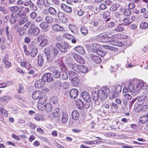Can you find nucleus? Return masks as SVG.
Returning <instances> with one entry per match:
<instances>
[{"mask_svg":"<svg viewBox=\"0 0 148 148\" xmlns=\"http://www.w3.org/2000/svg\"><path fill=\"white\" fill-rule=\"evenodd\" d=\"M119 5L118 4H114L112 5L110 8V10L112 11H114L119 8Z\"/></svg>","mask_w":148,"mask_h":148,"instance_id":"55","label":"nucleus"},{"mask_svg":"<svg viewBox=\"0 0 148 148\" xmlns=\"http://www.w3.org/2000/svg\"><path fill=\"white\" fill-rule=\"evenodd\" d=\"M61 7L63 10L66 12L70 13L72 12V8L65 4H61Z\"/></svg>","mask_w":148,"mask_h":148,"instance_id":"29","label":"nucleus"},{"mask_svg":"<svg viewBox=\"0 0 148 148\" xmlns=\"http://www.w3.org/2000/svg\"><path fill=\"white\" fill-rule=\"evenodd\" d=\"M11 99V97L8 96H3L0 98V101L4 103H7V102Z\"/></svg>","mask_w":148,"mask_h":148,"instance_id":"41","label":"nucleus"},{"mask_svg":"<svg viewBox=\"0 0 148 148\" xmlns=\"http://www.w3.org/2000/svg\"><path fill=\"white\" fill-rule=\"evenodd\" d=\"M45 20L48 23L50 24L53 21V18L51 16H48L45 18Z\"/></svg>","mask_w":148,"mask_h":148,"instance_id":"46","label":"nucleus"},{"mask_svg":"<svg viewBox=\"0 0 148 148\" xmlns=\"http://www.w3.org/2000/svg\"><path fill=\"white\" fill-rule=\"evenodd\" d=\"M70 80L73 82V84H75L76 86L78 85V75L72 71H70L69 73Z\"/></svg>","mask_w":148,"mask_h":148,"instance_id":"4","label":"nucleus"},{"mask_svg":"<svg viewBox=\"0 0 148 148\" xmlns=\"http://www.w3.org/2000/svg\"><path fill=\"white\" fill-rule=\"evenodd\" d=\"M48 24L45 22H43L40 25V27L43 29H45L48 27Z\"/></svg>","mask_w":148,"mask_h":148,"instance_id":"52","label":"nucleus"},{"mask_svg":"<svg viewBox=\"0 0 148 148\" xmlns=\"http://www.w3.org/2000/svg\"><path fill=\"white\" fill-rule=\"evenodd\" d=\"M45 84V82L42 79L36 80L35 83L34 85L36 88H39L43 87Z\"/></svg>","mask_w":148,"mask_h":148,"instance_id":"22","label":"nucleus"},{"mask_svg":"<svg viewBox=\"0 0 148 148\" xmlns=\"http://www.w3.org/2000/svg\"><path fill=\"white\" fill-rule=\"evenodd\" d=\"M42 92L41 91L39 90H37L34 92L32 95V98L34 99H37L39 98L41 95Z\"/></svg>","mask_w":148,"mask_h":148,"instance_id":"33","label":"nucleus"},{"mask_svg":"<svg viewBox=\"0 0 148 148\" xmlns=\"http://www.w3.org/2000/svg\"><path fill=\"white\" fill-rule=\"evenodd\" d=\"M118 107V105L116 103H112V104H111L110 105V108L112 109L113 108L114 109L116 110L117 109Z\"/></svg>","mask_w":148,"mask_h":148,"instance_id":"60","label":"nucleus"},{"mask_svg":"<svg viewBox=\"0 0 148 148\" xmlns=\"http://www.w3.org/2000/svg\"><path fill=\"white\" fill-rule=\"evenodd\" d=\"M47 36L45 34H42L39 36L37 38V41L38 42H40L41 41H42L47 39Z\"/></svg>","mask_w":148,"mask_h":148,"instance_id":"44","label":"nucleus"},{"mask_svg":"<svg viewBox=\"0 0 148 148\" xmlns=\"http://www.w3.org/2000/svg\"><path fill=\"white\" fill-rule=\"evenodd\" d=\"M146 99V97L145 96H143L140 97H138L137 98H136L134 99H133L131 101L130 104L131 106L132 105L133 103L137 99L138 102L137 104H136L135 106L137 105V106H142V104H143L144 102L145 99Z\"/></svg>","mask_w":148,"mask_h":148,"instance_id":"13","label":"nucleus"},{"mask_svg":"<svg viewBox=\"0 0 148 148\" xmlns=\"http://www.w3.org/2000/svg\"><path fill=\"white\" fill-rule=\"evenodd\" d=\"M29 7L33 11H36L37 10V8L36 6L31 1H30Z\"/></svg>","mask_w":148,"mask_h":148,"instance_id":"53","label":"nucleus"},{"mask_svg":"<svg viewBox=\"0 0 148 148\" xmlns=\"http://www.w3.org/2000/svg\"><path fill=\"white\" fill-rule=\"evenodd\" d=\"M112 104V101L110 100H107L103 102L102 107L103 108L106 109H110V105Z\"/></svg>","mask_w":148,"mask_h":148,"instance_id":"31","label":"nucleus"},{"mask_svg":"<svg viewBox=\"0 0 148 148\" xmlns=\"http://www.w3.org/2000/svg\"><path fill=\"white\" fill-rule=\"evenodd\" d=\"M44 53L46 57L47 60L49 62L51 61V59L50 58L51 56V54L50 53V49L49 47H47L45 49Z\"/></svg>","mask_w":148,"mask_h":148,"instance_id":"21","label":"nucleus"},{"mask_svg":"<svg viewBox=\"0 0 148 148\" xmlns=\"http://www.w3.org/2000/svg\"><path fill=\"white\" fill-rule=\"evenodd\" d=\"M34 26V23L33 22L29 21L25 23L23 27L26 30L28 28L29 29L33 28Z\"/></svg>","mask_w":148,"mask_h":148,"instance_id":"26","label":"nucleus"},{"mask_svg":"<svg viewBox=\"0 0 148 148\" xmlns=\"http://www.w3.org/2000/svg\"><path fill=\"white\" fill-rule=\"evenodd\" d=\"M5 31L8 39L10 41L12 40V36L14 35V32L12 29H9L8 26L5 27Z\"/></svg>","mask_w":148,"mask_h":148,"instance_id":"12","label":"nucleus"},{"mask_svg":"<svg viewBox=\"0 0 148 148\" xmlns=\"http://www.w3.org/2000/svg\"><path fill=\"white\" fill-rule=\"evenodd\" d=\"M50 46L51 51V56L50 58L52 61L56 57L58 54L59 51L54 45H51Z\"/></svg>","mask_w":148,"mask_h":148,"instance_id":"5","label":"nucleus"},{"mask_svg":"<svg viewBox=\"0 0 148 148\" xmlns=\"http://www.w3.org/2000/svg\"><path fill=\"white\" fill-rule=\"evenodd\" d=\"M68 44L67 43L61 44L60 43L56 44V46L59 50L62 53H65L67 51Z\"/></svg>","mask_w":148,"mask_h":148,"instance_id":"10","label":"nucleus"},{"mask_svg":"<svg viewBox=\"0 0 148 148\" xmlns=\"http://www.w3.org/2000/svg\"><path fill=\"white\" fill-rule=\"evenodd\" d=\"M124 29L123 24H121L117 26L115 29V31L117 32H121L123 31Z\"/></svg>","mask_w":148,"mask_h":148,"instance_id":"45","label":"nucleus"},{"mask_svg":"<svg viewBox=\"0 0 148 148\" xmlns=\"http://www.w3.org/2000/svg\"><path fill=\"white\" fill-rule=\"evenodd\" d=\"M48 11L51 14L55 15L56 14L57 12L56 10L53 8L50 7L48 8Z\"/></svg>","mask_w":148,"mask_h":148,"instance_id":"48","label":"nucleus"},{"mask_svg":"<svg viewBox=\"0 0 148 148\" xmlns=\"http://www.w3.org/2000/svg\"><path fill=\"white\" fill-rule=\"evenodd\" d=\"M123 22L125 25H129L132 22L130 21V18L128 17L124 18L123 20Z\"/></svg>","mask_w":148,"mask_h":148,"instance_id":"54","label":"nucleus"},{"mask_svg":"<svg viewBox=\"0 0 148 148\" xmlns=\"http://www.w3.org/2000/svg\"><path fill=\"white\" fill-rule=\"evenodd\" d=\"M135 4L134 2H131L129 3L128 7L129 9H133L135 7Z\"/></svg>","mask_w":148,"mask_h":148,"instance_id":"58","label":"nucleus"},{"mask_svg":"<svg viewBox=\"0 0 148 148\" xmlns=\"http://www.w3.org/2000/svg\"><path fill=\"white\" fill-rule=\"evenodd\" d=\"M122 89V86L119 85H115L112 89V92H113L112 96L110 97V99H112L113 97H115L116 96L117 94L121 92Z\"/></svg>","mask_w":148,"mask_h":148,"instance_id":"7","label":"nucleus"},{"mask_svg":"<svg viewBox=\"0 0 148 148\" xmlns=\"http://www.w3.org/2000/svg\"><path fill=\"white\" fill-rule=\"evenodd\" d=\"M78 92L75 89H71L70 92V97L73 99H75L78 96Z\"/></svg>","mask_w":148,"mask_h":148,"instance_id":"27","label":"nucleus"},{"mask_svg":"<svg viewBox=\"0 0 148 148\" xmlns=\"http://www.w3.org/2000/svg\"><path fill=\"white\" fill-rule=\"evenodd\" d=\"M136 83V81L134 79L130 80L129 81L128 86V88L129 91L132 93L135 94V84Z\"/></svg>","mask_w":148,"mask_h":148,"instance_id":"8","label":"nucleus"},{"mask_svg":"<svg viewBox=\"0 0 148 148\" xmlns=\"http://www.w3.org/2000/svg\"><path fill=\"white\" fill-rule=\"evenodd\" d=\"M108 36L106 34H102L99 36L98 39L99 41L103 42H107Z\"/></svg>","mask_w":148,"mask_h":148,"instance_id":"35","label":"nucleus"},{"mask_svg":"<svg viewBox=\"0 0 148 148\" xmlns=\"http://www.w3.org/2000/svg\"><path fill=\"white\" fill-rule=\"evenodd\" d=\"M39 32V29L38 27H35L34 26L33 28L28 29V33L29 34L35 36L38 34Z\"/></svg>","mask_w":148,"mask_h":148,"instance_id":"17","label":"nucleus"},{"mask_svg":"<svg viewBox=\"0 0 148 148\" xmlns=\"http://www.w3.org/2000/svg\"><path fill=\"white\" fill-rule=\"evenodd\" d=\"M110 92L109 88L104 87L98 90L99 99L101 101H104L107 98Z\"/></svg>","mask_w":148,"mask_h":148,"instance_id":"1","label":"nucleus"},{"mask_svg":"<svg viewBox=\"0 0 148 148\" xmlns=\"http://www.w3.org/2000/svg\"><path fill=\"white\" fill-rule=\"evenodd\" d=\"M37 14L36 13L34 12H33L30 14V16L32 19H34L36 18L37 16Z\"/></svg>","mask_w":148,"mask_h":148,"instance_id":"63","label":"nucleus"},{"mask_svg":"<svg viewBox=\"0 0 148 148\" xmlns=\"http://www.w3.org/2000/svg\"><path fill=\"white\" fill-rule=\"evenodd\" d=\"M4 63L5 66L7 68H9L11 66V63L9 62L8 60H5V61H3Z\"/></svg>","mask_w":148,"mask_h":148,"instance_id":"62","label":"nucleus"},{"mask_svg":"<svg viewBox=\"0 0 148 148\" xmlns=\"http://www.w3.org/2000/svg\"><path fill=\"white\" fill-rule=\"evenodd\" d=\"M76 105L77 108L80 109H82L84 108V104L81 99H77L76 102Z\"/></svg>","mask_w":148,"mask_h":148,"instance_id":"32","label":"nucleus"},{"mask_svg":"<svg viewBox=\"0 0 148 148\" xmlns=\"http://www.w3.org/2000/svg\"><path fill=\"white\" fill-rule=\"evenodd\" d=\"M42 79L44 81L47 82H50L53 80L51 73H48L45 74L42 77Z\"/></svg>","mask_w":148,"mask_h":148,"instance_id":"16","label":"nucleus"},{"mask_svg":"<svg viewBox=\"0 0 148 148\" xmlns=\"http://www.w3.org/2000/svg\"><path fill=\"white\" fill-rule=\"evenodd\" d=\"M135 106L134 108L137 109V111L141 113H145L148 112V105H144L143 106Z\"/></svg>","mask_w":148,"mask_h":148,"instance_id":"9","label":"nucleus"},{"mask_svg":"<svg viewBox=\"0 0 148 148\" xmlns=\"http://www.w3.org/2000/svg\"><path fill=\"white\" fill-rule=\"evenodd\" d=\"M68 115L66 112H62V115L60 117V119H61L62 123L66 124L68 122Z\"/></svg>","mask_w":148,"mask_h":148,"instance_id":"19","label":"nucleus"},{"mask_svg":"<svg viewBox=\"0 0 148 148\" xmlns=\"http://www.w3.org/2000/svg\"><path fill=\"white\" fill-rule=\"evenodd\" d=\"M38 52L37 48L33 45H30L29 47L28 51L26 52V55H29L33 57H34L36 55Z\"/></svg>","mask_w":148,"mask_h":148,"instance_id":"3","label":"nucleus"},{"mask_svg":"<svg viewBox=\"0 0 148 148\" xmlns=\"http://www.w3.org/2000/svg\"><path fill=\"white\" fill-rule=\"evenodd\" d=\"M79 66L76 64H73L72 65V68L73 70L78 72Z\"/></svg>","mask_w":148,"mask_h":148,"instance_id":"56","label":"nucleus"},{"mask_svg":"<svg viewBox=\"0 0 148 148\" xmlns=\"http://www.w3.org/2000/svg\"><path fill=\"white\" fill-rule=\"evenodd\" d=\"M52 109V105L50 103H47L43 105H40L38 109L41 111L45 110L47 112H49Z\"/></svg>","mask_w":148,"mask_h":148,"instance_id":"11","label":"nucleus"},{"mask_svg":"<svg viewBox=\"0 0 148 148\" xmlns=\"http://www.w3.org/2000/svg\"><path fill=\"white\" fill-rule=\"evenodd\" d=\"M72 116L73 119L74 120H77L79 117V114L78 111L74 110L72 113Z\"/></svg>","mask_w":148,"mask_h":148,"instance_id":"36","label":"nucleus"},{"mask_svg":"<svg viewBox=\"0 0 148 148\" xmlns=\"http://www.w3.org/2000/svg\"><path fill=\"white\" fill-rule=\"evenodd\" d=\"M88 71L87 68L83 65H79L78 70V72L83 73H86Z\"/></svg>","mask_w":148,"mask_h":148,"instance_id":"42","label":"nucleus"},{"mask_svg":"<svg viewBox=\"0 0 148 148\" xmlns=\"http://www.w3.org/2000/svg\"><path fill=\"white\" fill-rule=\"evenodd\" d=\"M23 8V6H21L19 7L17 6H14L9 7V9L12 12V14H14L13 13H14L19 11L18 13H19V14H20Z\"/></svg>","mask_w":148,"mask_h":148,"instance_id":"14","label":"nucleus"},{"mask_svg":"<svg viewBox=\"0 0 148 148\" xmlns=\"http://www.w3.org/2000/svg\"><path fill=\"white\" fill-rule=\"evenodd\" d=\"M80 31L82 34L84 36L86 35L88 33V29L87 28L84 26L81 27Z\"/></svg>","mask_w":148,"mask_h":148,"instance_id":"51","label":"nucleus"},{"mask_svg":"<svg viewBox=\"0 0 148 148\" xmlns=\"http://www.w3.org/2000/svg\"><path fill=\"white\" fill-rule=\"evenodd\" d=\"M23 13L19 14V13L14 14H12L11 15V18L10 20V22L13 24L17 21H19V18H20L21 15H23Z\"/></svg>","mask_w":148,"mask_h":148,"instance_id":"6","label":"nucleus"},{"mask_svg":"<svg viewBox=\"0 0 148 148\" xmlns=\"http://www.w3.org/2000/svg\"><path fill=\"white\" fill-rule=\"evenodd\" d=\"M44 62V59L41 55H38V57L37 63L39 66H42Z\"/></svg>","mask_w":148,"mask_h":148,"instance_id":"38","label":"nucleus"},{"mask_svg":"<svg viewBox=\"0 0 148 148\" xmlns=\"http://www.w3.org/2000/svg\"><path fill=\"white\" fill-rule=\"evenodd\" d=\"M17 32L21 36L23 35L26 32V30L24 29L23 27H20L18 28L17 29Z\"/></svg>","mask_w":148,"mask_h":148,"instance_id":"47","label":"nucleus"},{"mask_svg":"<svg viewBox=\"0 0 148 148\" xmlns=\"http://www.w3.org/2000/svg\"><path fill=\"white\" fill-rule=\"evenodd\" d=\"M148 26L147 23L142 22L140 25V27L143 29H145Z\"/></svg>","mask_w":148,"mask_h":148,"instance_id":"59","label":"nucleus"},{"mask_svg":"<svg viewBox=\"0 0 148 148\" xmlns=\"http://www.w3.org/2000/svg\"><path fill=\"white\" fill-rule=\"evenodd\" d=\"M52 28L53 30L57 32H62L64 30L63 27L58 24L53 25L52 26Z\"/></svg>","mask_w":148,"mask_h":148,"instance_id":"24","label":"nucleus"},{"mask_svg":"<svg viewBox=\"0 0 148 148\" xmlns=\"http://www.w3.org/2000/svg\"><path fill=\"white\" fill-rule=\"evenodd\" d=\"M48 40L47 39L42 41L40 43V45L42 47H44L47 45Z\"/></svg>","mask_w":148,"mask_h":148,"instance_id":"64","label":"nucleus"},{"mask_svg":"<svg viewBox=\"0 0 148 148\" xmlns=\"http://www.w3.org/2000/svg\"><path fill=\"white\" fill-rule=\"evenodd\" d=\"M69 27L70 31L74 34H76L77 29L76 27L72 25H69Z\"/></svg>","mask_w":148,"mask_h":148,"instance_id":"49","label":"nucleus"},{"mask_svg":"<svg viewBox=\"0 0 148 148\" xmlns=\"http://www.w3.org/2000/svg\"><path fill=\"white\" fill-rule=\"evenodd\" d=\"M60 114V110L58 108H56L53 111L52 116L54 117H57Z\"/></svg>","mask_w":148,"mask_h":148,"instance_id":"50","label":"nucleus"},{"mask_svg":"<svg viewBox=\"0 0 148 148\" xmlns=\"http://www.w3.org/2000/svg\"><path fill=\"white\" fill-rule=\"evenodd\" d=\"M72 56L77 62L82 64L84 63V60L81 56L75 53H73L72 54Z\"/></svg>","mask_w":148,"mask_h":148,"instance_id":"15","label":"nucleus"},{"mask_svg":"<svg viewBox=\"0 0 148 148\" xmlns=\"http://www.w3.org/2000/svg\"><path fill=\"white\" fill-rule=\"evenodd\" d=\"M90 56L92 60L96 63H99L101 62V58L94 54H91Z\"/></svg>","mask_w":148,"mask_h":148,"instance_id":"23","label":"nucleus"},{"mask_svg":"<svg viewBox=\"0 0 148 148\" xmlns=\"http://www.w3.org/2000/svg\"><path fill=\"white\" fill-rule=\"evenodd\" d=\"M34 119L36 121H43V119H42L40 116L38 114H36L35 115L34 117Z\"/></svg>","mask_w":148,"mask_h":148,"instance_id":"57","label":"nucleus"},{"mask_svg":"<svg viewBox=\"0 0 148 148\" xmlns=\"http://www.w3.org/2000/svg\"><path fill=\"white\" fill-rule=\"evenodd\" d=\"M8 114L7 111L2 107H0V120L3 121L4 119L3 116L7 117Z\"/></svg>","mask_w":148,"mask_h":148,"instance_id":"18","label":"nucleus"},{"mask_svg":"<svg viewBox=\"0 0 148 148\" xmlns=\"http://www.w3.org/2000/svg\"><path fill=\"white\" fill-rule=\"evenodd\" d=\"M21 66L24 67L27 70H29L31 68V65L29 62L25 59H23L21 62Z\"/></svg>","mask_w":148,"mask_h":148,"instance_id":"25","label":"nucleus"},{"mask_svg":"<svg viewBox=\"0 0 148 148\" xmlns=\"http://www.w3.org/2000/svg\"><path fill=\"white\" fill-rule=\"evenodd\" d=\"M58 16L60 19H62L64 17L65 14L63 12H59L58 13Z\"/></svg>","mask_w":148,"mask_h":148,"instance_id":"61","label":"nucleus"},{"mask_svg":"<svg viewBox=\"0 0 148 148\" xmlns=\"http://www.w3.org/2000/svg\"><path fill=\"white\" fill-rule=\"evenodd\" d=\"M82 96L84 101L86 102H90L91 99L88 93L86 91L83 92L82 94Z\"/></svg>","mask_w":148,"mask_h":148,"instance_id":"20","label":"nucleus"},{"mask_svg":"<svg viewBox=\"0 0 148 148\" xmlns=\"http://www.w3.org/2000/svg\"><path fill=\"white\" fill-rule=\"evenodd\" d=\"M110 13L109 12L107 11H105L103 12V17L105 19H106L105 20L106 22L110 20Z\"/></svg>","mask_w":148,"mask_h":148,"instance_id":"39","label":"nucleus"},{"mask_svg":"<svg viewBox=\"0 0 148 148\" xmlns=\"http://www.w3.org/2000/svg\"><path fill=\"white\" fill-rule=\"evenodd\" d=\"M144 85V84L143 82H140L138 83L135 88V94H137L139 93V91L143 88Z\"/></svg>","mask_w":148,"mask_h":148,"instance_id":"37","label":"nucleus"},{"mask_svg":"<svg viewBox=\"0 0 148 148\" xmlns=\"http://www.w3.org/2000/svg\"><path fill=\"white\" fill-rule=\"evenodd\" d=\"M47 97L46 96H43L40 98L38 101V108H39L40 105H43L45 104V103L47 101Z\"/></svg>","mask_w":148,"mask_h":148,"instance_id":"28","label":"nucleus"},{"mask_svg":"<svg viewBox=\"0 0 148 148\" xmlns=\"http://www.w3.org/2000/svg\"><path fill=\"white\" fill-rule=\"evenodd\" d=\"M49 70L52 72V75L54 76V77L56 78H58L60 76V73L58 71L52 69L51 68L49 69Z\"/></svg>","mask_w":148,"mask_h":148,"instance_id":"34","label":"nucleus"},{"mask_svg":"<svg viewBox=\"0 0 148 148\" xmlns=\"http://www.w3.org/2000/svg\"><path fill=\"white\" fill-rule=\"evenodd\" d=\"M74 49L77 52L81 55H83L85 53V51L84 48L81 46L75 47Z\"/></svg>","mask_w":148,"mask_h":148,"instance_id":"30","label":"nucleus"},{"mask_svg":"<svg viewBox=\"0 0 148 148\" xmlns=\"http://www.w3.org/2000/svg\"><path fill=\"white\" fill-rule=\"evenodd\" d=\"M139 120L140 123H144L147 121L148 118L146 115H143L139 118Z\"/></svg>","mask_w":148,"mask_h":148,"instance_id":"43","label":"nucleus"},{"mask_svg":"<svg viewBox=\"0 0 148 148\" xmlns=\"http://www.w3.org/2000/svg\"><path fill=\"white\" fill-rule=\"evenodd\" d=\"M88 45L90 46L91 49L92 50V51L96 53L97 54L101 57H103L105 55V52L101 50V47L99 45L94 43L92 44L91 45Z\"/></svg>","mask_w":148,"mask_h":148,"instance_id":"2","label":"nucleus"},{"mask_svg":"<svg viewBox=\"0 0 148 148\" xmlns=\"http://www.w3.org/2000/svg\"><path fill=\"white\" fill-rule=\"evenodd\" d=\"M92 99L95 101H97L98 100L99 96L98 92L97 93L93 91L92 93Z\"/></svg>","mask_w":148,"mask_h":148,"instance_id":"40","label":"nucleus"}]
</instances>
